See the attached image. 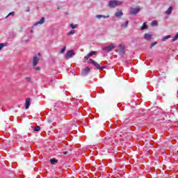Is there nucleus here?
<instances>
[{"instance_id": "c85d7f7f", "label": "nucleus", "mask_w": 178, "mask_h": 178, "mask_svg": "<svg viewBox=\"0 0 178 178\" xmlns=\"http://www.w3.org/2000/svg\"><path fill=\"white\" fill-rule=\"evenodd\" d=\"M26 81H28V82H31V78H30V77H26Z\"/></svg>"}, {"instance_id": "473e14b6", "label": "nucleus", "mask_w": 178, "mask_h": 178, "mask_svg": "<svg viewBox=\"0 0 178 178\" xmlns=\"http://www.w3.org/2000/svg\"><path fill=\"white\" fill-rule=\"evenodd\" d=\"M35 70H40V67H36Z\"/></svg>"}, {"instance_id": "f8f14e48", "label": "nucleus", "mask_w": 178, "mask_h": 178, "mask_svg": "<svg viewBox=\"0 0 178 178\" xmlns=\"http://www.w3.org/2000/svg\"><path fill=\"white\" fill-rule=\"evenodd\" d=\"M29 41H30V39L25 36L22 39V44H24V45H26V44H29Z\"/></svg>"}, {"instance_id": "7ed1b4c3", "label": "nucleus", "mask_w": 178, "mask_h": 178, "mask_svg": "<svg viewBox=\"0 0 178 178\" xmlns=\"http://www.w3.org/2000/svg\"><path fill=\"white\" fill-rule=\"evenodd\" d=\"M115 47L116 44L115 43H113L111 45L104 47L103 51H104V52H106L107 54H109V52H111V51H113Z\"/></svg>"}, {"instance_id": "4c0bfd02", "label": "nucleus", "mask_w": 178, "mask_h": 178, "mask_svg": "<svg viewBox=\"0 0 178 178\" xmlns=\"http://www.w3.org/2000/svg\"><path fill=\"white\" fill-rule=\"evenodd\" d=\"M176 37L178 38V33L176 35Z\"/></svg>"}, {"instance_id": "20e7f679", "label": "nucleus", "mask_w": 178, "mask_h": 178, "mask_svg": "<svg viewBox=\"0 0 178 178\" xmlns=\"http://www.w3.org/2000/svg\"><path fill=\"white\" fill-rule=\"evenodd\" d=\"M125 48H126V46H124V44L123 43L120 44L119 49H118V52L120 55L121 56L124 55L126 52Z\"/></svg>"}, {"instance_id": "72a5a7b5", "label": "nucleus", "mask_w": 178, "mask_h": 178, "mask_svg": "<svg viewBox=\"0 0 178 178\" xmlns=\"http://www.w3.org/2000/svg\"><path fill=\"white\" fill-rule=\"evenodd\" d=\"M66 154H67V152H64V155H66Z\"/></svg>"}, {"instance_id": "c9c22d12", "label": "nucleus", "mask_w": 178, "mask_h": 178, "mask_svg": "<svg viewBox=\"0 0 178 178\" xmlns=\"http://www.w3.org/2000/svg\"><path fill=\"white\" fill-rule=\"evenodd\" d=\"M27 10H28V12H29V11L30 10V8H27Z\"/></svg>"}, {"instance_id": "bb28decb", "label": "nucleus", "mask_w": 178, "mask_h": 178, "mask_svg": "<svg viewBox=\"0 0 178 178\" xmlns=\"http://www.w3.org/2000/svg\"><path fill=\"white\" fill-rule=\"evenodd\" d=\"M157 42H154L153 43L151 44L150 45V48H152L153 47H155V45H156Z\"/></svg>"}, {"instance_id": "2eb2a0df", "label": "nucleus", "mask_w": 178, "mask_h": 178, "mask_svg": "<svg viewBox=\"0 0 178 178\" xmlns=\"http://www.w3.org/2000/svg\"><path fill=\"white\" fill-rule=\"evenodd\" d=\"M172 10H173V7L170 6L168 9L165 12V15H170L172 13Z\"/></svg>"}, {"instance_id": "1a4fd4ad", "label": "nucleus", "mask_w": 178, "mask_h": 178, "mask_svg": "<svg viewBox=\"0 0 178 178\" xmlns=\"http://www.w3.org/2000/svg\"><path fill=\"white\" fill-rule=\"evenodd\" d=\"M90 67H86L85 69H83L82 71H81V74L82 76H87V74H88V73H90Z\"/></svg>"}, {"instance_id": "ddd939ff", "label": "nucleus", "mask_w": 178, "mask_h": 178, "mask_svg": "<svg viewBox=\"0 0 178 178\" xmlns=\"http://www.w3.org/2000/svg\"><path fill=\"white\" fill-rule=\"evenodd\" d=\"M31 101V98H27L26 99V106H25V109H29V108H30V102Z\"/></svg>"}, {"instance_id": "58836bf2", "label": "nucleus", "mask_w": 178, "mask_h": 178, "mask_svg": "<svg viewBox=\"0 0 178 178\" xmlns=\"http://www.w3.org/2000/svg\"><path fill=\"white\" fill-rule=\"evenodd\" d=\"M65 15H69V13H65Z\"/></svg>"}, {"instance_id": "f03ea898", "label": "nucleus", "mask_w": 178, "mask_h": 178, "mask_svg": "<svg viewBox=\"0 0 178 178\" xmlns=\"http://www.w3.org/2000/svg\"><path fill=\"white\" fill-rule=\"evenodd\" d=\"M88 63H90V65H94L95 67L97 69H98L99 70H102L105 69V66L99 67V64H98L97 62H95L92 59H89L88 61Z\"/></svg>"}, {"instance_id": "b1692460", "label": "nucleus", "mask_w": 178, "mask_h": 178, "mask_svg": "<svg viewBox=\"0 0 178 178\" xmlns=\"http://www.w3.org/2000/svg\"><path fill=\"white\" fill-rule=\"evenodd\" d=\"M75 33L76 31H74V30H72L67 33V35H73V34H74Z\"/></svg>"}, {"instance_id": "cd10ccee", "label": "nucleus", "mask_w": 178, "mask_h": 178, "mask_svg": "<svg viewBox=\"0 0 178 178\" xmlns=\"http://www.w3.org/2000/svg\"><path fill=\"white\" fill-rule=\"evenodd\" d=\"M177 38H178L177 36L175 35V38H172V42H175V41H177Z\"/></svg>"}, {"instance_id": "39448f33", "label": "nucleus", "mask_w": 178, "mask_h": 178, "mask_svg": "<svg viewBox=\"0 0 178 178\" xmlns=\"http://www.w3.org/2000/svg\"><path fill=\"white\" fill-rule=\"evenodd\" d=\"M40 58H41V53H38V56H35L33 57V66H37V65L38 64V62H40Z\"/></svg>"}, {"instance_id": "c756f323", "label": "nucleus", "mask_w": 178, "mask_h": 178, "mask_svg": "<svg viewBox=\"0 0 178 178\" xmlns=\"http://www.w3.org/2000/svg\"><path fill=\"white\" fill-rule=\"evenodd\" d=\"M102 17H103L104 19H108L109 15H107V16H106V15H102Z\"/></svg>"}, {"instance_id": "6ab92c4d", "label": "nucleus", "mask_w": 178, "mask_h": 178, "mask_svg": "<svg viewBox=\"0 0 178 178\" xmlns=\"http://www.w3.org/2000/svg\"><path fill=\"white\" fill-rule=\"evenodd\" d=\"M78 26H79L78 24H70V29H77Z\"/></svg>"}, {"instance_id": "f3484780", "label": "nucleus", "mask_w": 178, "mask_h": 178, "mask_svg": "<svg viewBox=\"0 0 178 178\" xmlns=\"http://www.w3.org/2000/svg\"><path fill=\"white\" fill-rule=\"evenodd\" d=\"M57 162H58V160H56V159H50V163L51 165H55Z\"/></svg>"}, {"instance_id": "423d86ee", "label": "nucleus", "mask_w": 178, "mask_h": 178, "mask_svg": "<svg viewBox=\"0 0 178 178\" xmlns=\"http://www.w3.org/2000/svg\"><path fill=\"white\" fill-rule=\"evenodd\" d=\"M141 10V8L140 7H136V8H130V13L131 15H137L138 12Z\"/></svg>"}, {"instance_id": "ea45409f", "label": "nucleus", "mask_w": 178, "mask_h": 178, "mask_svg": "<svg viewBox=\"0 0 178 178\" xmlns=\"http://www.w3.org/2000/svg\"><path fill=\"white\" fill-rule=\"evenodd\" d=\"M31 33H33V30L31 31Z\"/></svg>"}, {"instance_id": "0eeeda50", "label": "nucleus", "mask_w": 178, "mask_h": 178, "mask_svg": "<svg viewBox=\"0 0 178 178\" xmlns=\"http://www.w3.org/2000/svg\"><path fill=\"white\" fill-rule=\"evenodd\" d=\"M74 55L75 54L74 50L67 51L65 54V58L66 59H70V58H73Z\"/></svg>"}, {"instance_id": "9b49d317", "label": "nucleus", "mask_w": 178, "mask_h": 178, "mask_svg": "<svg viewBox=\"0 0 178 178\" xmlns=\"http://www.w3.org/2000/svg\"><path fill=\"white\" fill-rule=\"evenodd\" d=\"M144 38L145 40H147V41H151V40H152V35L149 33H145Z\"/></svg>"}, {"instance_id": "f704fd0d", "label": "nucleus", "mask_w": 178, "mask_h": 178, "mask_svg": "<svg viewBox=\"0 0 178 178\" xmlns=\"http://www.w3.org/2000/svg\"><path fill=\"white\" fill-rule=\"evenodd\" d=\"M27 10H28V12H29V11L30 10V8H27Z\"/></svg>"}, {"instance_id": "a211bd4d", "label": "nucleus", "mask_w": 178, "mask_h": 178, "mask_svg": "<svg viewBox=\"0 0 178 178\" xmlns=\"http://www.w3.org/2000/svg\"><path fill=\"white\" fill-rule=\"evenodd\" d=\"M169 38H172V35H168L163 38L162 41L165 42L166 40H169Z\"/></svg>"}, {"instance_id": "dca6fc26", "label": "nucleus", "mask_w": 178, "mask_h": 178, "mask_svg": "<svg viewBox=\"0 0 178 178\" xmlns=\"http://www.w3.org/2000/svg\"><path fill=\"white\" fill-rule=\"evenodd\" d=\"M147 29H148V26H147V22H144L140 28V30H147Z\"/></svg>"}, {"instance_id": "393cba45", "label": "nucleus", "mask_w": 178, "mask_h": 178, "mask_svg": "<svg viewBox=\"0 0 178 178\" xmlns=\"http://www.w3.org/2000/svg\"><path fill=\"white\" fill-rule=\"evenodd\" d=\"M65 51H66V47H64L60 51V54H65Z\"/></svg>"}, {"instance_id": "412c9836", "label": "nucleus", "mask_w": 178, "mask_h": 178, "mask_svg": "<svg viewBox=\"0 0 178 178\" xmlns=\"http://www.w3.org/2000/svg\"><path fill=\"white\" fill-rule=\"evenodd\" d=\"M151 26H158V22H156V20L152 22Z\"/></svg>"}, {"instance_id": "4468645a", "label": "nucleus", "mask_w": 178, "mask_h": 178, "mask_svg": "<svg viewBox=\"0 0 178 178\" xmlns=\"http://www.w3.org/2000/svg\"><path fill=\"white\" fill-rule=\"evenodd\" d=\"M45 22V18L44 17H42L40 21H38L34 26H38V24H43V23H44Z\"/></svg>"}, {"instance_id": "aec40b11", "label": "nucleus", "mask_w": 178, "mask_h": 178, "mask_svg": "<svg viewBox=\"0 0 178 178\" xmlns=\"http://www.w3.org/2000/svg\"><path fill=\"white\" fill-rule=\"evenodd\" d=\"M8 45V43H0V51H2V49L3 47H6Z\"/></svg>"}, {"instance_id": "2f4dec72", "label": "nucleus", "mask_w": 178, "mask_h": 178, "mask_svg": "<svg viewBox=\"0 0 178 178\" xmlns=\"http://www.w3.org/2000/svg\"><path fill=\"white\" fill-rule=\"evenodd\" d=\"M47 122H48V123H52V121L51 120V119H48Z\"/></svg>"}, {"instance_id": "e433bc0d", "label": "nucleus", "mask_w": 178, "mask_h": 178, "mask_svg": "<svg viewBox=\"0 0 178 178\" xmlns=\"http://www.w3.org/2000/svg\"><path fill=\"white\" fill-rule=\"evenodd\" d=\"M57 9H58V10L60 9V7H58Z\"/></svg>"}, {"instance_id": "7c9ffc66", "label": "nucleus", "mask_w": 178, "mask_h": 178, "mask_svg": "<svg viewBox=\"0 0 178 178\" xmlns=\"http://www.w3.org/2000/svg\"><path fill=\"white\" fill-rule=\"evenodd\" d=\"M96 17H97V19H101L102 17V15H96Z\"/></svg>"}, {"instance_id": "9d476101", "label": "nucleus", "mask_w": 178, "mask_h": 178, "mask_svg": "<svg viewBox=\"0 0 178 178\" xmlns=\"http://www.w3.org/2000/svg\"><path fill=\"white\" fill-rule=\"evenodd\" d=\"M115 17H118V19H120L122 16H123V12L122 10H120L119 9L117 10V12L115 14Z\"/></svg>"}, {"instance_id": "a878e982", "label": "nucleus", "mask_w": 178, "mask_h": 178, "mask_svg": "<svg viewBox=\"0 0 178 178\" xmlns=\"http://www.w3.org/2000/svg\"><path fill=\"white\" fill-rule=\"evenodd\" d=\"M9 16H15V12L10 13L6 17H9Z\"/></svg>"}, {"instance_id": "5701e85b", "label": "nucleus", "mask_w": 178, "mask_h": 178, "mask_svg": "<svg viewBox=\"0 0 178 178\" xmlns=\"http://www.w3.org/2000/svg\"><path fill=\"white\" fill-rule=\"evenodd\" d=\"M122 27H127V26H129V21H126L125 23L124 24L121 25Z\"/></svg>"}, {"instance_id": "6e6552de", "label": "nucleus", "mask_w": 178, "mask_h": 178, "mask_svg": "<svg viewBox=\"0 0 178 178\" xmlns=\"http://www.w3.org/2000/svg\"><path fill=\"white\" fill-rule=\"evenodd\" d=\"M97 51H90L87 56H86L83 58V62H86V60H88L91 56L94 55H97Z\"/></svg>"}, {"instance_id": "4be33fe9", "label": "nucleus", "mask_w": 178, "mask_h": 178, "mask_svg": "<svg viewBox=\"0 0 178 178\" xmlns=\"http://www.w3.org/2000/svg\"><path fill=\"white\" fill-rule=\"evenodd\" d=\"M34 131H40L41 130V127L40 126H37L33 129Z\"/></svg>"}, {"instance_id": "f257e3e1", "label": "nucleus", "mask_w": 178, "mask_h": 178, "mask_svg": "<svg viewBox=\"0 0 178 178\" xmlns=\"http://www.w3.org/2000/svg\"><path fill=\"white\" fill-rule=\"evenodd\" d=\"M122 3L123 2L118 0H111L108 1V6L113 9L114 8H116V6H120Z\"/></svg>"}]
</instances>
